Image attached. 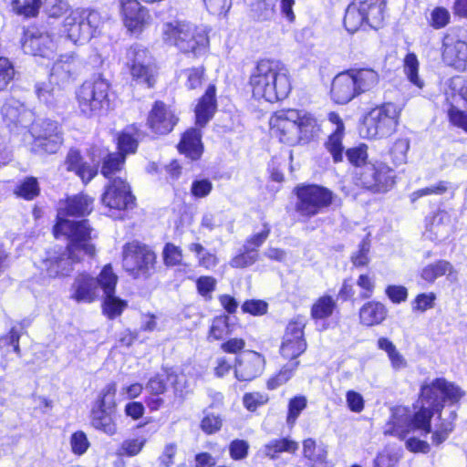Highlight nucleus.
I'll list each match as a JSON object with an SVG mask.
<instances>
[{"label": "nucleus", "instance_id": "obj_1", "mask_svg": "<svg viewBox=\"0 0 467 467\" xmlns=\"http://www.w3.org/2000/svg\"><path fill=\"white\" fill-rule=\"evenodd\" d=\"M94 208L95 198L79 192L63 199L57 209L51 233L55 239L67 241V256L74 263L82 262L81 254L90 258L96 255V245L92 242L94 229L86 219Z\"/></svg>", "mask_w": 467, "mask_h": 467}, {"label": "nucleus", "instance_id": "obj_2", "mask_svg": "<svg viewBox=\"0 0 467 467\" xmlns=\"http://www.w3.org/2000/svg\"><path fill=\"white\" fill-rule=\"evenodd\" d=\"M246 86L252 99L274 104L289 96L292 77L283 60L274 57H263L251 68Z\"/></svg>", "mask_w": 467, "mask_h": 467}, {"label": "nucleus", "instance_id": "obj_3", "mask_svg": "<svg viewBox=\"0 0 467 467\" xmlns=\"http://www.w3.org/2000/svg\"><path fill=\"white\" fill-rule=\"evenodd\" d=\"M269 127L272 134L288 146L308 145L317 141L323 131L322 122L315 113L296 108L274 112Z\"/></svg>", "mask_w": 467, "mask_h": 467}, {"label": "nucleus", "instance_id": "obj_4", "mask_svg": "<svg viewBox=\"0 0 467 467\" xmlns=\"http://www.w3.org/2000/svg\"><path fill=\"white\" fill-rule=\"evenodd\" d=\"M164 45L193 59L206 56L210 51L209 33L203 27L180 19L164 22L161 29Z\"/></svg>", "mask_w": 467, "mask_h": 467}, {"label": "nucleus", "instance_id": "obj_5", "mask_svg": "<svg viewBox=\"0 0 467 467\" xmlns=\"http://www.w3.org/2000/svg\"><path fill=\"white\" fill-rule=\"evenodd\" d=\"M379 83V73L370 67L348 68L337 73L332 79L330 99L335 104L346 105L374 89Z\"/></svg>", "mask_w": 467, "mask_h": 467}, {"label": "nucleus", "instance_id": "obj_6", "mask_svg": "<svg viewBox=\"0 0 467 467\" xmlns=\"http://www.w3.org/2000/svg\"><path fill=\"white\" fill-rule=\"evenodd\" d=\"M292 193L296 199L294 210L303 221L327 212L337 199L331 189L318 183H298L293 188Z\"/></svg>", "mask_w": 467, "mask_h": 467}, {"label": "nucleus", "instance_id": "obj_7", "mask_svg": "<svg viewBox=\"0 0 467 467\" xmlns=\"http://www.w3.org/2000/svg\"><path fill=\"white\" fill-rule=\"evenodd\" d=\"M109 80L101 76L84 80L75 90V100L79 115L90 119L107 111L110 104Z\"/></svg>", "mask_w": 467, "mask_h": 467}, {"label": "nucleus", "instance_id": "obj_8", "mask_svg": "<svg viewBox=\"0 0 467 467\" xmlns=\"http://www.w3.org/2000/svg\"><path fill=\"white\" fill-rule=\"evenodd\" d=\"M397 172L387 161L374 160L353 173L352 182L359 190L372 194H384L397 183Z\"/></svg>", "mask_w": 467, "mask_h": 467}, {"label": "nucleus", "instance_id": "obj_9", "mask_svg": "<svg viewBox=\"0 0 467 467\" xmlns=\"http://www.w3.org/2000/svg\"><path fill=\"white\" fill-rule=\"evenodd\" d=\"M122 265L133 279L147 280L156 272L157 254L146 244L137 240L128 242L122 247Z\"/></svg>", "mask_w": 467, "mask_h": 467}, {"label": "nucleus", "instance_id": "obj_10", "mask_svg": "<svg viewBox=\"0 0 467 467\" xmlns=\"http://www.w3.org/2000/svg\"><path fill=\"white\" fill-rule=\"evenodd\" d=\"M102 24L99 12L90 8H75L65 16L63 32L74 44H84L94 37Z\"/></svg>", "mask_w": 467, "mask_h": 467}, {"label": "nucleus", "instance_id": "obj_11", "mask_svg": "<svg viewBox=\"0 0 467 467\" xmlns=\"http://www.w3.org/2000/svg\"><path fill=\"white\" fill-rule=\"evenodd\" d=\"M100 202L110 217H119L121 213L136 208L137 198L125 178L115 177L104 185Z\"/></svg>", "mask_w": 467, "mask_h": 467}, {"label": "nucleus", "instance_id": "obj_12", "mask_svg": "<svg viewBox=\"0 0 467 467\" xmlns=\"http://www.w3.org/2000/svg\"><path fill=\"white\" fill-rule=\"evenodd\" d=\"M146 47L138 45L130 46L127 51L128 61L125 68L133 86H140L147 89L156 87L159 78V67L155 63H144L148 55Z\"/></svg>", "mask_w": 467, "mask_h": 467}, {"label": "nucleus", "instance_id": "obj_13", "mask_svg": "<svg viewBox=\"0 0 467 467\" xmlns=\"http://www.w3.org/2000/svg\"><path fill=\"white\" fill-rule=\"evenodd\" d=\"M180 122L176 109L161 99H156L147 112L145 126L152 139L164 138L173 132Z\"/></svg>", "mask_w": 467, "mask_h": 467}, {"label": "nucleus", "instance_id": "obj_14", "mask_svg": "<svg viewBox=\"0 0 467 467\" xmlns=\"http://www.w3.org/2000/svg\"><path fill=\"white\" fill-rule=\"evenodd\" d=\"M306 327V322L302 315L294 317L285 326L279 347V354L288 363L300 362L298 358L307 349V341L305 336Z\"/></svg>", "mask_w": 467, "mask_h": 467}, {"label": "nucleus", "instance_id": "obj_15", "mask_svg": "<svg viewBox=\"0 0 467 467\" xmlns=\"http://www.w3.org/2000/svg\"><path fill=\"white\" fill-rule=\"evenodd\" d=\"M64 144L61 125L51 119H44L39 125L36 134H33L31 151L38 155H53L57 153Z\"/></svg>", "mask_w": 467, "mask_h": 467}, {"label": "nucleus", "instance_id": "obj_16", "mask_svg": "<svg viewBox=\"0 0 467 467\" xmlns=\"http://www.w3.org/2000/svg\"><path fill=\"white\" fill-rule=\"evenodd\" d=\"M400 109L392 102H384L370 112L368 135L386 138L393 134L399 125Z\"/></svg>", "mask_w": 467, "mask_h": 467}, {"label": "nucleus", "instance_id": "obj_17", "mask_svg": "<svg viewBox=\"0 0 467 467\" xmlns=\"http://www.w3.org/2000/svg\"><path fill=\"white\" fill-rule=\"evenodd\" d=\"M441 57L446 66L460 72L466 71L467 40L457 32H446L441 38Z\"/></svg>", "mask_w": 467, "mask_h": 467}, {"label": "nucleus", "instance_id": "obj_18", "mask_svg": "<svg viewBox=\"0 0 467 467\" xmlns=\"http://www.w3.org/2000/svg\"><path fill=\"white\" fill-rule=\"evenodd\" d=\"M21 46L25 53L46 57L55 50L54 36L36 24L23 29Z\"/></svg>", "mask_w": 467, "mask_h": 467}, {"label": "nucleus", "instance_id": "obj_19", "mask_svg": "<svg viewBox=\"0 0 467 467\" xmlns=\"http://www.w3.org/2000/svg\"><path fill=\"white\" fill-rule=\"evenodd\" d=\"M122 24L130 36H140L150 26L151 16L139 0H119Z\"/></svg>", "mask_w": 467, "mask_h": 467}, {"label": "nucleus", "instance_id": "obj_20", "mask_svg": "<svg viewBox=\"0 0 467 467\" xmlns=\"http://www.w3.org/2000/svg\"><path fill=\"white\" fill-rule=\"evenodd\" d=\"M339 312L337 298L328 293L318 296L310 306V317L315 325H321V330L328 329Z\"/></svg>", "mask_w": 467, "mask_h": 467}, {"label": "nucleus", "instance_id": "obj_21", "mask_svg": "<svg viewBox=\"0 0 467 467\" xmlns=\"http://www.w3.org/2000/svg\"><path fill=\"white\" fill-rule=\"evenodd\" d=\"M327 119L336 128L327 135L323 146L331 156L334 163H341L344 161L347 150L344 146L346 126L340 115L336 111H330L327 114Z\"/></svg>", "mask_w": 467, "mask_h": 467}, {"label": "nucleus", "instance_id": "obj_22", "mask_svg": "<svg viewBox=\"0 0 467 467\" xmlns=\"http://www.w3.org/2000/svg\"><path fill=\"white\" fill-rule=\"evenodd\" d=\"M265 357L254 350H248L244 355L235 358L234 361V377L239 381H251L265 370Z\"/></svg>", "mask_w": 467, "mask_h": 467}, {"label": "nucleus", "instance_id": "obj_23", "mask_svg": "<svg viewBox=\"0 0 467 467\" xmlns=\"http://www.w3.org/2000/svg\"><path fill=\"white\" fill-rule=\"evenodd\" d=\"M70 298L77 303L91 304L99 298L95 277L86 271L77 274L70 286Z\"/></svg>", "mask_w": 467, "mask_h": 467}, {"label": "nucleus", "instance_id": "obj_24", "mask_svg": "<svg viewBox=\"0 0 467 467\" xmlns=\"http://www.w3.org/2000/svg\"><path fill=\"white\" fill-rule=\"evenodd\" d=\"M64 165L66 171L78 176L85 186L98 175V168L87 162L80 150L76 148L68 150Z\"/></svg>", "mask_w": 467, "mask_h": 467}, {"label": "nucleus", "instance_id": "obj_25", "mask_svg": "<svg viewBox=\"0 0 467 467\" xmlns=\"http://www.w3.org/2000/svg\"><path fill=\"white\" fill-rule=\"evenodd\" d=\"M451 89L467 105V78L456 77L452 79ZM447 119L451 126L460 129L467 133V110L462 109L452 103L447 109Z\"/></svg>", "mask_w": 467, "mask_h": 467}, {"label": "nucleus", "instance_id": "obj_26", "mask_svg": "<svg viewBox=\"0 0 467 467\" xmlns=\"http://www.w3.org/2000/svg\"><path fill=\"white\" fill-rule=\"evenodd\" d=\"M202 138V134L200 127L186 129L181 134L180 140L176 146L178 152L192 161L201 160L204 151Z\"/></svg>", "mask_w": 467, "mask_h": 467}, {"label": "nucleus", "instance_id": "obj_27", "mask_svg": "<svg viewBox=\"0 0 467 467\" xmlns=\"http://www.w3.org/2000/svg\"><path fill=\"white\" fill-rule=\"evenodd\" d=\"M147 136L141 130L140 125L137 122L127 125L116 135L115 144L117 151L126 158L135 154L139 148L140 140Z\"/></svg>", "mask_w": 467, "mask_h": 467}, {"label": "nucleus", "instance_id": "obj_28", "mask_svg": "<svg viewBox=\"0 0 467 467\" xmlns=\"http://www.w3.org/2000/svg\"><path fill=\"white\" fill-rule=\"evenodd\" d=\"M216 92V86L211 83L197 100L194 108L195 124L200 128L206 126L217 109Z\"/></svg>", "mask_w": 467, "mask_h": 467}, {"label": "nucleus", "instance_id": "obj_29", "mask_svg": "<svg viewBox=\"0 0 467 467\" xmlns=\"http://www.w3.org/2000/svg\"><path fill=\"white\" fill-rule=\"evenodd\" d=\"M167 383H170L173 389L175 395L182 398L183 389L186 382L182 381V375L171 368L165 369V378L156 374L147 382V389L151 395H161L167 390Z\"/></svg>", "mask_w": 467, "mask_h": 467}, {"label": "nucleus", "instance_id": "obj_30", "mask_svg": "<svg viewBox=\"0 0 467 467\" xmlns=\"http://www.w3.org/2000/svg\"><path fill=\"white\" fill-rule=\"evenodd\" d=\"M359 323L371 327L381 325L389 317L387 306L377 299H368L358 309Z\"/></svg>", "mask_w": 467, "mask_h": 467}, {"label": "nucleus", "instance_id": "obj_31", "mask_svg": "<svg viewBox=\"0 0 467 467\" xmlns=\"http://www.w3.org/2000/svg\"><path fill=\"white\" fill-rule=\"evenodd\" d=\"M78 69V59L74 52L62 54L51 67V78L57 84H65L72 80Z\"/></svg>", "mask_w": 467, "mask_h": 467}, {"label": "nucleus", "instance_id": "obj_32", "mask_svg": "<svg viewBox=\"0 0 467 467\" xmlns=\"http://www.w3.org/2000/svg\"><path fill=\"white\" fill-rule=\"evenodd\" d=\"M364 18L368 28L379 30L387 24L389 17L386 0H362Z\"/></svg>", "mask_w": 467, "mask_h": 467}, {"label": "nucleus", "instance_id": "obj_33", "mask_svg": "<svg viewBox=\"0 0 467 467\" xmlns=\"http://www.w3.org/2000/svg\"><path fill=\"white\" fill-rule=\"evenodd\" d=\"M116 411V410L93 404L89 412L90 425L108 435H114L117 432Z\"/></svg>", "mask_w": 467, "mask_h": 467}, {"label": "nucleus", "instance_id": "obj_34", "mask_svg": "<svg viewBox=\"0 0 467 467\" xmlns=\"http://www.w3.org/2000/svg\"><path fill=\"white\" fill-rule=\"evenodd\" d=\"M362 9H364L362 0H354L347 6L343 26L349 34L368 28Z\"/></svg>", "mask_w": 467, "mask_h": 467}, {"label": "nucleus", "instance_id": "obj_35", "mask_svg": "<svg viewBox=\"0 0 467 467\" xmlns=\"http://www.w3.org/2000/svg\"><path fill=\"white\" fill-rule=\"evenodd\" d=\"M411 431L412 428L409 416L404 412L400 413V410H396L386 422L383 434L385 436H394L402 441L406 439Z\"/></svg>", "mask_w": 467, "mask_h": 467}, {"label": "nucleus", "instance_id": "obj_36", "mask_svg": "<svg viewBox=\"0 0 467 467\" xmlns=\"http://www.w3.org/2000/svg\"><path fill=\"white\" fill-rule=\"evenodd\" d=\"M47 275L50 278L65 277L69 275L73 270V265L77 263L72 262L67 250L56 256H48L44 261Z\"/></svg>", "mask_w": 467, "mask_h": 467}, {"label": "nucleus", "instance_id": "obj_37", "mask_svg": "<svg viewBox=\"0 0 467 467\" xmlns=\"http://www.w3.org/2000/svg\"><path fill=\"white\" fill-rule=\"evenodd\" d=\"M303 456L308 460L311 467H330L326 447L312 438L304 440Z\"/></svg>", "mask_w": 467, "mask_h": 467}, {"label": "nucleus", "instance_id": "obj_38", "mask_svg": "<svg viewBox=\"0 0 467 467\" xmlns=\"http://www.w3.org/2000/svg\"><path fill=\"white\" fill-rule=\"evenodd\" d=\"M127 158L118 151L108 152L101 160L100 174L109 182L125 169Z\"/></svg>", "mask_w": 467, "mask_h": 467}, {"label": "nucleus", "instance_id": "obj_39", "mask_svg": "<svg viewBox=\"0 0 467 467\" xmlns=\"http://www.w3.org/2000/svg\"><path fill=\"white\" fill-rule=\"evenodd\" d=\"M28 326L29 321L23 319L17 323V326L11 327L5 334L0 336V348L12 347L13 352L17 357H21L20 338L23 334H26Z\"/></svg>", "mask_w": 467, "mask_h": 467}, {"label": "nucleus", "instance_id": "obj_40", "mask_svg": "<svg viewBox=\"0 0 467 467\" xmlns=\"http://www.w3.org/2000/svg\"><path fill=\"white\" fill-rule=\"evenodd\" d=\"M128 306L126 299L117 296L116 293H110L102 297L101 312L107 319L114 320L122 316Z\"/></svg>", "mask_w": 467, "mask_h": 467}, {"label": "nucleus", "instance_id": "obj_41", "mask_svg": "<svg viewBox=\"0 0 467 467\" xmlns=\"http://www.w3.org/2000/svg\"><path fill=\"white\" fill-rule=\"evenodd\" d=\"M415 411L409 416L412 431H420L423 434L431 431V420L434 414H437L433 409L426 407L424 404L417 407L413 406Z\"/></svg>", "mask_w": 467, "mask_h": 467}, {"label": "nucleus", "instance_id": "obj_42", "mask_svg": "<svg viewBox=\"0 0 467 467\" xmlns=\"http://www.w3.org/2000/svg\"><path fill=\"white\" fill-rule=\"evenodd\" d=\"M445 275H456L453 265L447 260H437L424 266L420 271V276L425 282L432 284L437 278Z\"/></svg>", "mask_w": 467, "mask_h": 467}, {"label": "nucleus", "instance_id": "obj_43", "mask_svg": "<svg viewBox=\"0 0 467 467\" xmlns=\"http://www.w3.org/2000/svg\"><path fill=\"white\" fill-rule=\"evenodd\" d=\"M438 418V423L435 425L434 430H431L430 432L431 433V444L436 447L446 441L454 431L457 413L452 411L449 419H441L439 415Z\"/></svg>", "mask_w": 467, "mask_h": 467}, {"label": "nucleus", "instance_id": "obj_44", "mask_svg": "<svg viewBox=\"0 0 467 467\" xmlns=\"http://www.w3.org/2000/svg\"><path fill=\"white\" fill-rule=\"evenodd\" d=\"M440 387L435 384V379L430 384H424L420 388V400H424L429 406L428 408L433 409L436 413L441 416L444 404L441 396H440Z\"/></svg>", "mask_w": 467, "mask_h": 467}, {"label": "nucleus", "instance_id": "obj_45", "mask_svg": "<svg viewBox=\"0 0 467 467\" xmlns=\"http://www.w3.org/2000/svg\"><path fill=\"white\" fill-rule=\"evenodd\" d=\"M13 192L17 198L25 201L35 200L41 192L38 179L35 176L25 177L16 183Z\"/></svg>", "mask_w": 467, "mask_h": 467}, {"label": "nucleus", "instance_id": "obj_46", "mask_svg": "<svg viewBox=\"0 0 467 467\" xmlns=\"http://www.w3.org/2000/svg\"><path fill=\"white\" fill-rule=\"evenodd\" d=\"M98 284V289L100 288L103 296L116 293L119 283V276L115 273L110 263L104 265L98 275L95 277Z\"/></svg>", "mask_w": 467, "mask_h": 467}, {"label": "nucleus", "instance_id": "obj_47", "mask_svg": "<svg viewBox=\"0 0 467 467\" xmlns=\"http://www.w3.org/2000/svg\"><path fill=\"white\" fill-rule=\"evenodd\" d=\"M3 124L12 134H18L26 128L25 116L15 107H4Z\"/></svg>", "mask_w": 467, "mask_h": 467}, {"label": "nucleus", "instance_id": "obj_48", "mask_svg": "<svg viewBox=\"0 0 467 467\" xmlns=\"http://www.w3.org/2000/svg\"><path fill=\"white\" fill-rule=\"evenodd\" d=\"M300 366V362L287 363L283 365L278 371L273 374L266 380V388L269 390H275L286 384L295 375Z\"/></svg>", "mask_w": 467, "mask_h": 467}, {"label": "nucleus", "instance_id": "obj_49", "mask_svg": "<svg viewBox=\"0 0 467 467\" xmlns=\"http://www.w3.org/2000/svg\"><path fill=\"white\" fill-rule=\"evenodd\" d=\"M214 404H211L203 410V417L200 421V429L206 435L219 432L223 425V417L221 413L211 410Z\"/></svg>", "mask_w": 467, "mask_h": 467}, {"label": "nucleus", "instance_id": "obj_50", "mask_svg": "<svg viewBox=\"0 0 467 467\" xmlns=\"http://www.w3.org/2000/svg\"><path fill=\"white\" fill-rule=\"evenodd\" d=\"M344 156L350 166L359 170L370 162L368 161V146L364 142L348 148Z\"/></svg>", "mask_w": 467, "mask_h": 467}, {"label": "nucleus", "instance_id": "obj_51", "mask_svg": "<svg viewBox=\"0 0 467 467\" xmlns=\"http://www.w3.org/2000/svg\"><path fill=\"white\" fill-rule=\"evenodd\" d=\"M377 347L379 349L387 353L390 365L394 369L400 370L407 367L406 359L398 351L396 346L390 339L385 337H379L377 341Z\"/></svg>", "mask_w": 467, "mask_h": 467}, {"label": "nucleus", "instance_id": "obj_52", "mask_svg": "<svg viewBox=\"0 0 467 467\" xmlns=\"http://www.w3.org/2000/svg\"><path fill=\"white\" fill-rule=\"evenodd\" d=\"M12 12L26 19L35 18L39 15L42 0H10Z\"/></svg>", "mask_w": 467, "mask_h": 467}, {"label": "nucleus", "instance_id": "obj_53", "mask_svg": "<svg viewBox=\"0 0 467 467\" xmlns=\"http://www.w3.org/2000/svg\"><path fill=\"white\" fill-rule=\"evenodd\" d=\"M435 384L440 387V393L444 405L447 401L451 404H456L465 395V392L458 385L448 381L444 378H436Z\"/></svg>", "mask_w": 467, "mask_h": 467}, {"label": "nucleus", "instance_id": "obj_54", "mask_svg": "<svg viewBox=\"0 0 467 467\" xmlns=\"http://www.w3.org/2000/svg\"><path fill=\"white\" fill-rule=\"evenodd\" d=\"M409 150L410 140L407 138H399L391 144L388 154L394 169L407 162Z\"/></svg>", "mask_w": 467, "mask_h": 467}, {"label": "nucleus", "instance_id": "obj_55", "mask_svg": "<svg viewBox=\"0 0 467 467\" xmlns=\"http://www.w3.org/2000/svg\"><path fill=\"white\" fill-rule=\"evenodd\" d=\"M420 62L415 53L409 52L403 59L404 73L409 81L419 88L424 86L423 81L419 77Z\"/></svg>", "mask_w": 467, "mask_h": 467}, {"label": "nucleus", "instance_id": "obj_56", "mask_svg": "<svg viewBox=\"0 0 467 467\" xmlns=\"http://www.w3.org/2000/svg\"><path fill=\"white\" fill-rule=\"evenodd\" d=\"M189 250L197 255L199 266L206 270L213 269L219 264V258L216 254L206 251L200 243L191 244Z\"/></svg>", "mask_w": 467, "mask_h": 467}, {"label": "nucleus", "instance_id": "obj_57", "mask_svg": "<svg viewBox=\"0 0 467 467\" xmlns=\"http://www.w3.org/2000/svg\"><path fill=\"white\" fill-rule=\"evenodd\" d=\"M307 403L305 395L298 394L289 399L286 410V423L289 426L296 424L300 414L306 409Z\"/></svg>", "mask_w": 467, "mask_h": 467}, {"label": "nucleus", "instance_id": "obj_58", "mask_svg": "<svg viewBox=\"0 0 467 467\" xmlns=\"http://www.w3.org/2000/svg\"><path fill=\"white\" fill-rule=\"evenodd\" d=\"M258 258L259 254L255 252V249L244 246L243 250L231 258L229 265L232 268L244 269L253 265Z\"/></svg>", "mask_w": 467, "mask_h": 467}, {"label": "nucleus", "instance_id": "obj_59", "mask_svg": "<svg viewBox=\"0 0 467 467\" xmlns=\"http://www.w3.org/2000/svg\"><path fill=\"white\" fill-rule=\"evenodd\" d=\"M186 77L185 87L188 90H196L202 88L206 75V67L203 65L188 67L183 70Z\"/></svg>", "mask_w": 467, "mask_h": 467}, {"label": "nucleus", "instance_id": "obj_60", "mask_svg": "<svg viewBox=\"0 0 467 467\" xmlns=\"http://www.w3.org/2000/svg\"><path fill=\"white\" fill-rule=\"evenodd\" d=\"M356 285L359 288V299L368 300L372 298L377 287L376 277L374 275L368 272L359 274L358 275Z\"/></svg>", "mask_w": 467, "mask_h": 467}, {"label": "nucleus", "instance_id": "obj_61", "mask_svg": "<svg viewBox=\"0 0 467 467\" xmlns=\"http://www.w3.org/2000/svg\"><path fill=\"white\" fill-rule=\"evenodd\" d=\"M297 449V443L288 438L272 440L265 445V452L271 458H275L285 451L295 452Z\"/></svg>", "mask_w": 467, "mask_h": 467}, {"label": "nucleus", "instance_id": "obj_62", "mask_svg": "<svg viewBox=\"0 0 467 467\" xmlns=\"http://www.w3.org/2000/svg\"><path fill=\"white\" fill-rule=\"evenodd\" d=\"M451 188L452 187L451 182L447 181H439L434 185L427 186L414 191L410 195V199L411 202H415L423 196L443 195Z\"/></svg>", "mask_w": 467, "mask_h": 467}, {"label": "nucleus", "instance_id": "obj_63", "mask_svg": "<svg viewBox=\"0 0 467 467\" xmlns=\"http://www.w3.org/2000/svg\"><path fill=\"white\" fill-rule=\"evenodd\" d=\"M231 332L228 317L217 316L213 317L208 331V337L213 340H222Z\"/></svg>", "mask_w": 467, "mask_h": 467}, {"label": "nucleus", "instance_id": "obj_64", "mask_svg": "<svg viewBox=\"0 0 467 467\" xmlns=\"http://www.w3.org/2000/svg\"><path fill=\"white\" fill-rule=\"evenodd\" d=\"M117 383L111 381L108 383L99 393L94 404L104 406L117 410Z\"/></svg>", "mask_w": 467, "mask_h": 467}]
</instances>
